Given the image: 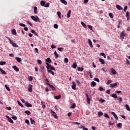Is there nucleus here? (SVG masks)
<instances>
[{"mask_svg":"<svg viewBox=\"0 0 130 130\" xmlns=\"http://www.w3.org/2000/svg\"><path fill=\"white\" fill-rule=\"evenodd\" d=\"M30 18L32 19V20L35 21V22H39L40 23V20H39V17H38V16H36L35 17L34 16H31Z\"/></svg>","mask_w":130,"mask_h":130,"instance_id":"obj_1","label":"nucleus"},{"mask_svg":"<svg viewBox=\"0 0 130 130\" xmlns=\"http://www.w3.org/2000/svg\"><path fill=\"white\" fill-rule=\"evenodd\" d=\"M85 96L86 97V100H87V104H90L91 102V98L89 97V95H88V93H85Z\"/></svg>","mask_w":130,"mask_h":130,"instance_id":"obj_2","label":"nucleus"},{"mask_svg":"<svg viewBox=\"0 0 130 130\" xmlns=\"http://www.w3.org/2000/svg\"><path fill=\"white\" fill-rule=\"evenodd\" d=\"M46 85H48V86H49L51 88V89L53 90V91H56V89H55V87L53 86V85L48 83H46Z\"/></svg>","mask_w":130,"mask_h":130,"instance_id":"obj_3","label":"nucleus"},{"mask_svg":"<svg viewBox=\"0 0 130 130\" xmlns=\"http://www.w3.org/2000/svg\"><path fill=\"white\" fill-rule=\"evenodd\" d=\"M125 36V32H124V31H122L120 33V37L121 38V39H124Z\"/></svg>","mask_w":130,"mask_h":130,"instance_id":"obj_4","label":"nucleus"},{"mask_svg":"<svg viewBox=\"0 0 130 130\" xmlns=\"http://www.w3.org/2000/svg\"><path fill=\"white\" fill-rule=\"evenodd\" d=\"M32 88H33V85H32V84H29L28 90L29 91V92H30V93L32 92L33 91L32 90Z\"/></svg>","mask_w":130,"mask_h":130,"instance_id":"obj_5","label":"nucleus"},{"mask_svg":"<svg viewBox=\"0 0 130 130\" xmlns=\"http://www.w3.org/2000/svg\"><path fill=\"white\" fill-rule=\"evenodd\" d=\"M6 118H8V121H9V122H10V123H14V121H13V119H12V118H10V117L8 115L6 116Z\"/></svg>","mask_w":130,"mask_h":130,"instance_id":"obj_6","label":"nucleus"},{"mask_svg":"<svg viewBox=\"0 0 130 130\" xmlns=\"http://www.w3.org/2000/svg\"><path fill=\"white\" fill-rule=\"evenodd\" d=\"M111 114L115 117L116 120H118V117L116 115V114L114 112H111Z\"/></svg>","mask_w":130,"mask_h":130,"instance_id":"obj_7","label":"nucleus"},{"mask_svg":"<svg viewBox=\"0 0 130 130\" xmlns=\"http://www.w3.org/2000/svg\"><path fill=\"white\" fill-rule=\"evenodd\" d=\"M25 106L26 107H32V104L29 103L28 102H25Z\"/></svg>","mask_w":130,"mask_h":130,"instance_id":"obj_8","label":"nucleus"},{"mask_svg":"<svg viewBox=\"0 0 130 130\" xmlns=\"http://www.w3.org/2000/svg\"><path fill=\"white\" fill-rule=\"evenodd\" d=\"M88 43L89 45L91 48H93V44H92V41L90 39H88Z\"/></svg>","mask_w":130,"mask_h":130,"instance_id":"obj_9","label":"nucleus"},{"mask_svg":"<svg viewBox=\"0 0 130 130\" xmlns=\"http://www.w3.org/2000/svg\"><path fill=\"white\" fill-rule=\"evenodd\" d=\"M111 72L112 75H116V71H115L113 68L111 69Z\"/></svg>","mask_w":130,"mask_h":130,"instance_id":"obj_10","label":"nucleus"},{"mask_svg":"<svg viewBox=\"0 0 130 130\" xmlns=\"http://www.w3.org/2000/svg\"><path fill=\"white\" fill-rule=\"evenodd\" d=\"M116 86H117V83H116L110 84V88H114V87H116Z\"/></svg>","mask_w":130,"mask_h":130,"instance_id":"obj_11","label":"nucleus"},{"mask_svg":"<svg viewBox=\"0 0 130 130\" xmlns=\"http://www.w3.org/2000/svg\"><path fill=\"white\" fill-rule=\"evenodd\" d=\"M46 64L47 66L46 68L47 70H50V67H51V64H50L49 63H48V62H46Z\"/></svg>","mask_w":130,"mask_h":130,"instance_id":"obj_12","label":"nucleus"},{"mask_svg":"<svg viewBox=\"0 0 130 130\" xmlns=\"http://www.w3.org/2000/svg\"><path fill=\"white\" fill-rule=\"evenodd\" d=\"M99 61L101 63V64H104L105 63V61L101 58L99 59Z\"/></svg>","mask_w":130,"mask_h":130,"instance_id":"obj_13","label":"nucleus"},{"mask_svg":"<svg viewBox=\"0 0 130 130\" xmlns=\"http://www.w3.org/2000/svg\"><path fill=\"white\" fill-rule=\"evenodd\" d=\"M71 13H72V11H71V10H70L67 14V18H70L71 17Z\"/></svg>","mask_w":130,"mask_h":130,"instance_id":"obj_14","label":"nucleus"},{"mask_svg":"<svg viewBox=\"0 0 130 130\" xmlns=\"http://www.w3.org/2000/svg\"><path fill=\"white\" fill-rule=\"evenodd\" d=\"M116 8L119 10V11H120V10H123L122 8L121 7V6H119V5H117L116 6Z\"/></svg>","mask_w":130,"mask_h":130,"instance_id":"obj_15","label":"nucleus"},{"mask_svg":"<svg viewBox=\"0 0 130 130\" xmlns=\"http://www.w3.org/2000/svg\"><path fill=\"white\" fill-rule=\"evenodd\" d=\"M46 62H48V63H51V59L50 57H48L47 59H46Z\"/></svg>","mask_w":130,"mask_h":130,"instance_id":"obj_16","label":"nucleus"},{"mask_svg":"<svg viewBox=\"0 0 130 130\" xmlns=\"http://www.w3.org/2000/svg\"><path fill=\"white\" fill-rule=\"evenodd\" d=\"M90 85L91 87H95V86H96V82H95V81H92L90 83Z\"/></svg>","mask_w":130,"mask_h":130,"instance_id":"obj_17","label":"nucleus"},{"mask_svg":"<svg viewBox=\"0 0 130 130\" xmlns=\"http://www.w3.org/2000/svg\"><path fill=\"white\" fill-rule=\"evenodd\" d=\"M110 96L113 97V98H115V99L117 98V95H116V94L115 93H113L110 94Z\"/></svg>","mask_w":130,"mask_h":130,"instance_id":"obj_18","label":"nucleus"},{"mask_svg":"<svg viewBox=\"0 0 130 130\" xmlns=\"http://www.w3.org/2000/svg\"><path fill=\"white\" fill-rule=\"evenodd\" d=\"M0 72L3 74V75H7V72L4 71L2 68H0Z\"/></svg>","mask_w":130,"mask_h":130,"instance_id":"obj_19","label":"nucleus"},{"mask_svg":"<svg viewBox=\"0 0 130 130\" xmlns=\"http://www.w3.org/2000/svg\"><path fill=\"white\" fill-rule=\"evenodd\" d=\"M13 69H14V70L16 71V72H19V68L17 67V66H13Z\"/></svg>","mask_w":130,"mask_h":130,"instance_id":"obj_20","label":"nucleus"},{"mask_svg":"<svg viewBox=\"0 0 130 130\" xmlns=\"http://www.w3.org/2000/svg\"><path fill=\"white\" fill-rule=\"evenodd\" d=\"M73 85L72 86V88L73 90H76V83L75 82H73Z\"/></svg>","mask_w":130,"mask_h":130,"instance_id":"obj_21","label":"nucleus"},{"mask_svg":"<svg viewBox=\"0 0 130 130\" xmlns=\"http://www.w3.org/2000/svg\"><path fill=\"white\" fill-rule=\"evenodd\" d=\"M77 70L79 72H83V71H84V68L83 67L81 68L80 67H77Z\"/></svg>","mask_w":130,"mask_h":130,"instance_id":"obj_22","label":"nucleus"},{"mask_svg":"<svg viewBox=\"0 0 130 130\" xmlns=\"http://www.w3.org/2000/svg\"><path fill=\"white\" fill-rule=\"evenodd\" d=\"M30 120L31 124H35L36 123L35 120H33L32 118H30Z\"/></svg>","mask_w":130,"mask_h":130,"instance_id":"obj_23","label":"nucleus"},{"mask_svg":"<svg viewBox=\"0 0 130 130\" xmlns=\"http://www.w3.org/2000/svg\"><path fill=\"white\" fill-rule=\"evenodd\" d=\"M60 97H61V95L60 94H59L57 96H55L54 98H55V99L58 100V99H60Z\"/></svg>","mask_w":130,"mask_h":130,"instance_id":"obj_24","label":"nucleus"},{"mask_svg":"<svg viewBox=\"0 0 130 130\" xmlns=\"http://www.w3.org/2000/svg\"><path fill=\"white\" fill-rule=\"evenodd\" d=\"M60 2L64 5H68V2L66 0H60Z\"/></svg>","mask_w":130,"mask_h":130,"instance_id":"obj_25","label":"nucleus"},{"mask_svg":"<svg viewBox=\"0 0 130 130\" xmlns=\"http://www.w3.org/2000/svg\"><path fill=\"white\" fill-rule=\"evenodd\" d=\"M40 5L42 7H44V6H45V2H44V1H42L40 3Z\"/></svg>","mask_w":130,"mask_h":130,"instance_id":"obj_26","label":"nucleus"},{"mask_svg":"<svg viewBox=\"0 0 130 130\" xmlns=\"http://www.w3.org/2000/svg\"><path fill=\"white\" fill-rule=\"evenodd\" d=\"M12 33L13 35H16L17 34V32L16 31V29L15 28L12 29Z\"/></svg>","mask_w":130,"mask_h":130,"instance_id":"obj_27","label":"nucleus"},{"mask_svg":"<svg viewBox=\"0 0 130 130\" xmlns=\"http://www.w3.org/2000/svg\"><path fill=\"white\" fill-rule=\"evenodd\" d=\"M47 72L50 74H52L53 76H54V73L52 71L50 70V69L47 70Z\"/></svg>","mask_w":130,"mask_h":130,"instance_id":"obj_28","label":"nucleus"},{"mask_svg":"<svg viewBox=\"0 0 130 130\" xmlns=\"http://www.w3.org/2000/svg\"><path fill=\"white\" fill-rule=\"evenodd\" d=\"M98 115H99V117H101V116L103 115V113L102 111H99L98 112Z\"/></svg>","mask_w":130,"mask_h":130,"instance_id":"obj_29","label":"nucleus"},{"mask_svg":"<svg viewBox=\"0 0 130 130\" xmlns=\"http://www.w3.org/2000/svg\"><path fill=\"white\" fill-rule=\"evenodd\" d=\"M15 59H16V60H17V61H18V62H21V58L16 57L15 58Z\"/></svg>","mask_w":130,"mask_h":130,"instance_id":"obj_30","label":"nucleus"},{"mask_svg":"<svg viewBox=\"0 0 130 130\" xmlns=\"http://www.w3.org/2000/svg\"><path fill=\"white\" fill-rule=\"evenodd\" d=\"M125 107H126V110H128V111H130V108H129V106H128V105L126 104L125 105Z\"/></svg>","mask_w":130,"mask_h":130,"instance_id":"obj_31","label":"nucleus"},{"mask_svg":"<svg viewBox=\"0 0 130 130\" xmlns=\"http://www.w3.org/2000/svg\"><path fill=\"white\" fill-rule=\"evenodd\" d=\"M54 55H55V58H57V57H58V54L56 53V51L54 52Z\"/></svg>","mask_w":130,"mask_h":130,"instance_id":"obj_32","label":"nucleus"},{"mask_svg":"<svg viewBox=\"0 0 130 130\" xmlns=\"http://www.w3.org/2000/svg\"><path fill=\"white\" fill-rule=\"evenodd\" d=\"M24 113H26V114H27V115H30V114H31V112L29 110L25 111L24 112Z\"/></svg>","mask_w":130,"mask_h":130,"instance_id":"obj_33","label":"nucleus"},{"mask_svg":"<svg viewBox=\"0 0 130 130\" xmlns=\"http://www.w3.org/2000/svg\"><path fill=\"white\" fill-rule=\"evenodd\" d=\"M57 15L59 17V19H61V13H60V12H57Z\"/></svg>","mask_w":130,"mask_h":130,"instance_id":"obj_34","label":"nucleus"},{"mask_svg":"<svg viewBox=\"0 0 130 130\" xmlns=\"http://www.w3.org/2000/svg\"><path fill=\"white\" fill-rule=\"evenodd\" d=\"M72 68H73V69H76L77 68V63L74 62L73 63V64L72 65Z\"/></svg>","mask_w":130,"mask_h":130,"instance_id":"obj_35","label":"nucleus"},{"mask_svg":"<svg viewBox=\"0 0 130 130\" xmlns=\"http://www.w3.org/2000/svg\"><path fill=\"white\" fill-rule=\"evenodd\" d=\"M41 104L42 106V108H43V109H44V108H45V107H46L44 102H41Z\"/></svg>","mask_w":130,"mask_h":130,"instance_id":"obj_36","label":"nucleus"},{"mask_svg":"<svg viewBox=\"0 0 130 130\" xmlns=\"http://www.w3.org/2000/svg\"><path fill=\"white\" fill-rule=\"evenodd\" d=\"M81 24L82 26H83V27L84 28H87V25H86V24H85V23H84L83 21L81 22Z\"/></svg>","mask_w":130,"mask_h":130,"instance_id":"obj_37","label":"nucleus"},{"mask_svg":"<svg viewBox=\"0 0 130 130\" xmlns=\"http://www.w3.org/2000/svg\"><path fill=\"white\" fill-rule=\"evenodd\" d=\"M17 103H18V105L21 106V107H24V106L23 105V104H22V103H21V102H20V101H17Z\"/></svg>","mask_w":130,"mask_h":130,"instance_id":"obj_38","label":"nucleus"},{"mask_svg":"<svg viewBox=\"0 0 130 130\" xmlns=\"http://www.w3.org/2000/svg\"><path fill=\"white\" fill-rule=\"evenodd\" d=\"M93 80L95 81V82H98V83H100V80H99V79H98L97 78H94Z\"/></svg>","mask_w":130,"mask_h":130,"instance_id":"obj_39","label":"nucleus"},{"mask_svg":"<svg viewBox=\"0 0 130 130\" xmlns=\"http://www.w3.org/2000/svg\"><path fill=\"white\" fill-rule=\"evenodd\" d=\"M34 13L35 14H37L38 12H37V8L36 7H34Z\"/></svg>","mask_w":130,"mask_h":130,"instance_id":"obj_40","label":"nucleus"},{"mask_svg":"<svg viewBox=\"0 0 130 130\" xmlns=\"http://www.w3.org/2000/svg\"><path fill=\"white\" fill-rule=\"evenodd\" d=\"M117 127H121L122 126V124L121 123H118L117 124Z\"/></svg>","mask_w":130,"mask_h":130,"instance_id":"obj_41","label":"nucleus"},{"mask_svg":"<svg viewBox=\"0 0 130 130\" xmlns=\"http://www.w3.org/2000/svg\"><path fill=\"white\" fill-rule=\"evenodd\" d=\"M76 108V104L75 103H73L72 104V106L71 107V108L74 109Z\"/></svg>","mask_w":130,"mask_h":130,"instance_id":"obj_42","label":"nucleus"},{"mask_svg":"<svg viewBox=\"0 0 130 130\" xmlns=\"http://www.w3.org/2000/svg\"><path fill=\"white\" fill-rule=\"evenodd\" d=\"M6 61H0V66H5Z\"/></svg>","mask_w":130,"mask_h":130,"instance_id":"obj_43","label":"nucleus"},{"mask_svg":"<svg viewBox=\"0 0 130 130\" xmlns=\"http://www.w3.org/2000/svg\"><path fill=\"white\" fill-rule=\"evenodd\" d=\"M64 62L65 63H68V62H69V59H68V58H65L64 59Z\"/></svg>","mask_w":130,"mask_h":130,"instance_id":"obj_44","label":"nucleus"},{"mask_svg":"<svg viewBox=\"0 0 130 130\" xmlns=\"http://www.w3.org/2000/svg\"><path fill=\"white\" fill-rule=\"evenodd\" d=\"M28 81H30V82L31 81H33V77L32 76H29L28 77Z\"/></svg>","mask_w":130,"mask_h":130,"instance_id":"obj_45","label":"nucleus"},{"mask_svg":"<svg viewBox=\"0 0 130 130\" xmlns=\"http://www.w3.org/2000/svg\"><path fill=\"white\" fill-rule=\"evenodd\" d=\"M5 87L6 89L7 90V91H11L10 87H8V86L7 85H5Z\"/></svg>","mask_w":130,"mask_h":130,"instance_id":"obj_46","label":"nucleus"},{"mask_svg":"<svg viewBox=\"0 0 130 130\" xmlns=\"http://www.w3.org/2000/svg\"><path fill=\"white\" fill-rule=\"evenodd\" d=\"M50 69L51 71H55V69L52 67L51 65L50 66Z\"/></svg>","mask_w":130,"mask_h":130,"instance_id":"obj_47","label":"nucleus"},{"mask_svg":"<svg viewBox=\"0 0 130 130\" xmlns=\"http://www.w3.org/2000/svg\"><path fill=\"white\" fill-rule=\"evenodd\" d=\"M58 50H59V51H62L63 50V48L62 47H58L57 48Z\"/></svg>","mask_w":130,"mask_h":130,"instance_id":"obj_48","label":"nucleus"},{"mask_svg":"<svg viewBox=\"0 0 130 130\" xmlns=\"http://www.w3.org/2000/svg\"><path fill=\"white\" fill-rule=\"evenodd\" d=\"M100 102H101L102 103H104V102H105V100H103L102 98H101L100 99Z\"/></svg>","mask_w":130,"mask_h":130,"instance_id":"obj_49","label":"nucleus"},{"mask_svg":"<svg viewBox=\"0 0 130 130\" xmlns=\"http://www.w3.org/2000/svg\"><path fill=\"white\" fill-rule=\"evenodd\" d=\"M12 46H13V47H18V45H17V44L13 43V44H12Z\"/></svg>","mask_w":130,"mask_h":130,"instance_id":"obj_50","label":"nucleus"},{"mask_svg":"<svg viewBox=\"0 0 130 130\" xmlns=\"http://www.w3.org/2000/svg\"><path fill=\"white\" fill-rule=\"evenodd\" d=\"M118 100H119V102L121 103L122 102V98L120 97L118 98Z\"/></svg>","mask_w":130,"mask_h":130,"instance_id":"obj_51","label":"nucleus"},{"mask_svg":"<svg viewBox=\"0 0 130 130\" xmlns=\"http://www.w3.org/2000/svg\"><path fill=\"white\" fill-rule=\"evenodd\" d=\"M19 26H21V27H26V25L24 23H19Z\"/></svg>","mask_w":130,"mask_h":130,"instance_id":"obj_52","label":"nucleus"},{"mask_svg":"<svg viewBox=\"0 0 130 130\" xmlns=\"http://www.w3.org/2000/svg\"><path fill=\"white\" fill-rule=\"evenodd\" d=\"M26 23H27V24H28V25H29L30 26H33V24H32V23H31V22H30V21H26Z\"/></svg>","mask_w":130,"mask_h":130,"instance_id":"obj_53","label":"nucleus"},{"mask_svg":"<svg viewBox=\"0 0 130 130\" xmlns=\"http://www.w3.org/2000/svg\"><path fill=\"white\" fill-rule=\"evenodd\" d=\"M111 83H112V81L108 80L107 83H106V85H109L110 84H111Z\"/></svg>","mask_w":130,"mask_h":130,"instance_id":"obj_54","label":"nucleus"},{"mask_svg":"<svg viewBox=\"0 0 130 130\" xmlns=\"http://www.w3.org/2000/svg\"><path fill=\"white\" fill-rule=\"evenodd\" d=\"M37 62L38 64H41V63H42V61H41V60H37Z\"/></svg>","mask_w":130,"mask_h":130,"instance_id":"obj_55","label":"nucleus"},{"mask_svg":"<svg viewBox=\"0 0 130 130\" xmlns=\"http://www.w3.org/2000/svg\"><path fill=\"white\" fill-rule=\"evenodd\" d=\"M25 123H26V124H29V123H30V122L29 121V120L28 119H26L25 121Z\"/></svg>","mask_w":130,"mask_h":130,"instance_id":"obj_56","label":"nucleus"},{"mask_svg":"<svg viewBox=\"0 0 130 130\" xmlns=\"http://www.w3.org/2000/svg\"><path fill=\"white\" fill-rule=\"evenodd\" d=\"M54 28H55V29H57L58 28V25L57 24H54Z\"/></svg>","mask_w":130,"mask_h":130,"instance_id":"obj_57","label":"nucleus"},{"mask_svg":"<svg viewBox=\"0 0 130 130\" xmlns=\"http://www.w3.org/2000/svg\"><path fill=\"white\" fill-rule=\"evenodd\" d=\"M109 16L110 18H113V14H112L111 13H109Z\"/></svg>","mask_w":130,"mask_h":130,"instance_id":"obj_58","label":"nucleus"},{"mask_svg":"<svg viewBox=\"0 0 130 130\" xmlns=\"http://www.w3.org/2000/svg\"><path fill=\"white\" fill-rule=\"evenodd\" d=\"M104 116L106 118H109V116H108V114H104Z\"/></svg>","mask_w":130,"mask_h":130,"instance_id":"obj_59","label":"nucleus"},{"mask_svg":"<svg viewBox=\"0 0 130 130\" xmlns=\"http://www.w3.org/2000/svg\"><path fill=\"white\" fill-rule=\"evenodd\" d=\"M87 27L89 28V29H90V30H92L93 27L91 25H87Z\"/></svg>","mask_w":130,"mask_h":130,"instance_id":"obj_60","label":"nucleus"},{"mask_svg":"<svg viewBox=\"0 0 130 130\" xmlns=\"http://www.w3.org/2000/svg\"><path fill=\"white\" fill-rule=\"evenodd\" d=\"M99 89L100 90V91H103L104 90V88H103V87L100 86L99 88Z\"/></svg>","mask_w":130,"mask_h":130,"instance_id":"obj_61","label":"nucleus"},{"mask_svg":"<svg viewBox=\"0 0 130 130\" xmlns=\"http://www.w3.org/2000/svg\"><path fill=\"white\" fill-rule=\"evenodd\" d=\"M12 119H14V120H17V116H12Z\"/></svg>","mask_w":130,"mask_h":130,"instance_id":"obj_62","label":"nucleus"},{"mask_svg":"<svg viewBox=\"0 0 130 130\" xmlns=\"http://www.w3.org/2000/svg\"><path fill=\"white\" fill-rule=\"evenodd\" d=\"M123 10L124 12H126V10H127V6H125Z\"/></svg>","mask_w":130,"mask_h":130,"instance_id":"obj_63","label":"nucleus"},{"mask_svg":"<svg viewBox=\"0 0 130 130\" xmlns=\"http://www.w3.org/2000/svg\"><path fill=\"white\" fill-rule=\"evenodd\" d=\"M107 94H110V89H108L106 91Z\"/></svg>","mask_w":130,"mask_h":130,"instance_id":"obj_64","label":"nucleus"}]
</instances>
